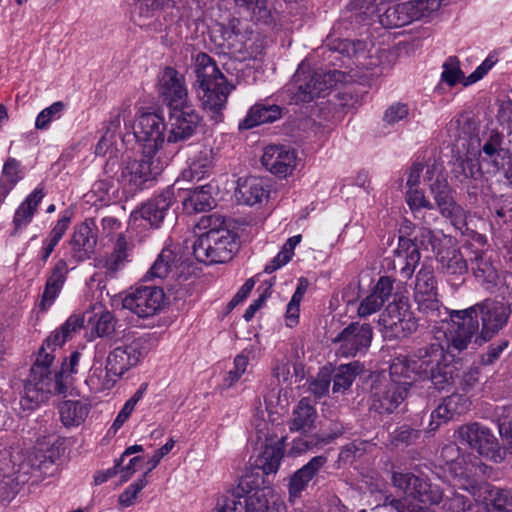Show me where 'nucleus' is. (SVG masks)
Instances as JSON below:
<instances>
[{
  "instance_id": "nucleus-1",
  "label": "nucleus",
  "mask_w": 512,
  "mask_h": 512,
  "mask_svg": "<svg viewBox=\"0 0 512 512\" xmlns=\"http://www.w3.org/2000/svg\"><path fill=\"white\" fill-rule=\"evenodd\" d=\"M392 484L401 489L405 496L399 499L386 496L383 505L395 512H435L430 508L443 499V490L429 478L413 473L393 472Z\"/></svg>"
},
{
  "instance_id": "nucleus-2",
  "label": "nucleus",
  "mask_w": 512,
  "mask_h": 512,
  "mask_svg": "<svg viewBox=\"0 0 512 512\" xmlns=\"http://www.w3.org/2000/svg\"><path fill=\"white\" fill-rule=\"evenodd\" d=\"M195 73L199 88L198 97L203 109L209 113L211 120L215 123L221 122L223 110L233 86L228 83L213 58L206 53L197 54Z\"/></svg>"
},
{
  "instance_id": "nucleus-3",
  "label": "nucleus",
  "mask_w": 512,
  "mask_h": 512,
  "mask_svg": "<svg viewBox=\"0 0 512 512\" xmlns=\"http://www.w3.org/2000/svg\"><path fill=\"white\" fill-rule=\"evenodd\" d=\"M405 368L402 362L394 361L388 375L377 373L370 376V400L373 411L379 414H391L405 400L411 382L395 378H409L404 374Z\"/></svg>"
},
{
  "instance_id": "nucleus-4",
  "label": "nucleus",
  "mask_w": 512,
  "mask_h": 512,
  "mask_svg": "<svg viewBox=\"0 0 512 512\" xmlns=\"http://www.w3.org/2000/svg\"><path fill=\"white\" fill-rule=\"evenodd\" d=\"M462 314H467L473 321L479 323L481 320V329L475 338V343L482 345L496 335L508 322L511 315L510 305L495 299H485L467 309L461 310Z\"/></svg>"
},
{
  "instance_id": "nucleus-5",
  "label": "nucleus",
  "mask_w": 512,
  "mask_h": 512,
  "mask_svg": "<svg viewBox=\"0 0 512 512\" xmlns=\"http://www.w3.org/2000/svg\"><path fill=\"white\" fill-rule=\"evenodd\" d=\"M192 248L199 262L225 263L230 261L239 249L238 236L232 230L199 235Z\"/></svg>"
},
{
  "instance_id": "nucleus-6",
  "label": "nucleus",
  "mask_w": 512,
  "mask_h": 512,
  "mask_svg": "<svg viewBox=\"0 0 512 512\" xmlns=\"http://www.w3.org/2000/svg\"><path fill=\"white\" fill-rule=\"evenodd\" d=\"M414 301L428 322H447L449 310L438 300L437 282L431 267H423L416 275Z\"/></svg>"
},
{
  "instance_id": "nucleus-7",
  "label": "nucleus",
  "mask_w": 512,
  "mask_h": 512,
  "mask_svg": "<svg viewBox=\"0 0 512 512\" xmlns=\"http://www.w3.org/2000/svg\"><path fill=\"white\" fill-rule=\"evenodd\" d=\"M66 363L57 371H44L39 366H32L24 385V399L35 406L46 401L50 395L65 394L67 383L64 380Z\"/></svg>"
},
{
  "instance_id": "nucleus-8",
  "label": "nucleus",
  "mask_w": 512,
  "mask_h": 512,
  "mask_svg": "<svg viewBox=\"0 0 512 512\" xmlns=\"http://www.w3.org/2000/svg\"><path fill=\"white\" fill-rule=\"evenodd\" d=\"M385 339H404L418 329V320L402 300L389 303L378 319Z\"/></svg>"
},
{
  "instance_id": "nucleus-9",
  "label": "nucleus",
  "mask_w": 512,
  "mask_h": 512,
  "mask_svg": "<svg viewBox=\"0 0 512 512\" xmlns=\"http://www.w3.org/2000/svg\"><path fill=\"white\" fill-rule=\"evenodd\" d=\"M440 7L439 0H411L389 6L379 14V23L385 28H397L428 17Z\"/></svg>"
},
{
  "instance_id": "nucleus-10",
  "label": "nucleus",
  "mask_w": 512,
  "mask_h": 512,
  "mask_svg": "<svg viewBox=\"0 0 512 512\" xmlns=\"http://www.w3.org/2000/svg\"><path fill=\"white\" fill-rule=\"evenodd\" d=\"M458 438L461 444H467L471 449L494 463H500L505 459L506 449L501 446L488 427L478 422L460 426Z\"/></svg>"
},
{
  "instance_id": "nucleus-11",
  "label": "nucleus",
  "mask_w": 512,
  "mask_h": 512,
  "mask_svg": "<svg viewBox=\"0 0 512 512\" xmlns=\"http://www.w3.org/2000/svg\"><path fill=\"white\" fill-rule=\"evenodd\" d=\"M294 77L296 83H299L293 97L294 100L308 103L314 98L324 95L326 91L335 86L340 81L341 72L337 70L297 71Z\"/></svg>"
},
{
  "instance_id": "nucleus-12",
  "label": "nucleus",
  "mask_w": 512,
  "mask_h": 512,
  "mask_svg": "<svg viewBox=\"0 0 512 512\" xmlns=\"http://www.w3.org/2000/svg\"><path fill=\"white\" fill-rule=\"evenodd\" d=\"M154 156L142 152L139 159H125L121 170L123 185L136 192L141 190L146 182L155 180L161 174L163 166Z\"/></svg>"
},
{
  "instance_id": "nucleus-13",
  "label": "nucleus",
  "mask_w": 512,
  "mask_h": 512,
  "mask_svg": "<svg viewBox=\"0 0 512 512\" xmlns=\"http://www.w3.org/2000/svg\"><path fill=\"white\" fill-rule=\"evenodd\" d=\"M461 310L449 311L448 318L451 322H447L444 330L445 352L453 355L455 352H462L467 349L471 339L479 333V323L473 321L467 314L460 313Z\"/></svg>"
},
{
  "instance_id": "nucleus-14",
  "label": "nucleus",
  "mask_w": 512,
  "mask_h": 512,
  "mask_svg": "<svg viewBox=\"0 0 512 512\" xmlns=\"http://www.w3.org/2000/svg\"><path fill=\"white\" fill-rule=\"evenodd\" d=\"M134 135L145 155H156L167 140L166 121L156 113H143L135 124Z\"/></svg>"
},
{
  "instance_id": "nucleus-15",
  "label": "nucleus",
  "mask_w": 512,
  "mask_h": 512,
  "mask_svg": "<svg viewBox=\"0 0 512 512\" xmlns=\"http://www.w3.org/2000/svg\"><path fill=\"white\" fill-rule=\"evenodd\" d=\"M201 122L200 115L191 106L169 109L167 125V142L178 143L190 139Z\"/></svg>"
},
{
  "instance_id": "nucleus-16",
  "label": "nucleus",
  "mask_w": 512,
  "mask_h": 512,
  "mask_svg": "<svg viewBox=\"0 0 512 512\" xmlns=\"http://www.w3.org/2000/svg\"><path fill=\"white\" fill-rule=\"evenodd\" d=\"M164 292L159 287L142 286L129 292L122 300V307L140 318L156 314L164 302Z\"/></svg>"
},
{
  "instance_id": "nucleus-17",
  "label": "nucleus",
  "mask_w": 512,
  "mask_h": 512,
  "mask_svg": "<svg viewBox=\"0 0 512 512\" xmlns=\"http://www.w3.org/2000/svg\"><path fill=\"white\" fill-rule=\"evenodd\" d=\"M173 204V193L166 190L143 203L131 213V217L134 221L144 220L152 228H159L166 219L172 220L174 218L175 213L171 209Z\"/></svg>"
},
{
  "instance_id": "nucleus-18",
  "label": "nucleus",
  "mask_w": 512,
  "mask_h": 512,
  "mask_svg": "<svg viewBox=\"0 0 512 512\" xmlns=\"http://www.w3.org/2000/svg\"><path fill=\"white\" fill-rule=\"evenodd\" d=\"M97 241L98 228L96 222L92 218H87L74 227L69 240L71 258L76 263L90 259L95 253Z\"/></svg>"
},
{
  "instance_id": "nucleus-19",
  "label": "nucleus",
  "mask_w": 512,
  "mask_h": 512,
  "mask_svg": "<svg viewBox=\"0 0 512 512\" xmlns=\"http://www.w3.org/2000/svg\"><path fill=\"white\" fill-rule=\"evenodd\" d=\"M372 338L373 330L370 324L352 322L337 335L333 342L340 343L343 355L355 356L370 347Z\"/></svg>"
},
{
  "instance_id": "nucleus-20",
  "label": "nucleus",
  "mask_w": 512,
  "mask_h": 512,
  "mask_svg": "<svg viewBox=\"0 0 512 512\" xmlns=\"http://www.w3.org/2000/svg\"><path fill=\"white\" fill-rule=\"evenodd\" d=\"M447 357L444 346L435 342L417 349L410 359L397 358L395 361H400L406 366L404 374L408 375V371L411 369L422 378L434 367H438L440 362Z\"/></svg>"
},
{
  "instance_id": "nucleus-21",
  "label": "nucleus",
  "mask_w": 512,
  "mask_h": 512,
  "mask_svg": "<svg viewBox=\"0 0 512 512\" xmlns=\"http://www.w3.org/2000/svg\"><path fill=\"white\" fill-rule=\"evenodd\" d=\"M159 94L169 109L188 105L184 77L172 67H166L162 73Z\"/></svg>"
},
{
  "instance_id": "nucleus-22",
  "label": "nucleus",
  "mask_w": 512,
  "mask_h": 512,
  "mask_svg": "<svg viewBox=\"0 0 512 512\" xmlns=\"http://www.w3.org/2000/svg\"><path fill=\"white\" fill-rule=\"evenodd\" d=\"M296 155L285 146L269 145L261 157L262 165L279 177H286L295 167Z\"/></svg>"
},
{
  "instance_id": "nucleus-23",
  "label": "nucleus",
  "mask_w": 512,
  "mask_h": 512,
  "mask_svg": "<svg viewBox=\"0 0 512 512\" xmlns=\"http://www.w3.org/2000/svg\"><path fill=\"white\" fill-rule=\"evenodd\" d=\"M326 462L327 457L323 455L315 456L291 476L288 485L290 499L300 496L301 492L306 489L308 483L317 475Z\"/></svg>"
},
{
  "instance_id": "nucleus-24",
  "label": "nucleus",
  "mask_w": 512,
  "mask_h": 512,
  "mask_svg": "<svg viewBox=\"0 0 512 512\" xmlns=\"http://www.w3.org/2000/svg\"><path fill=\"white\" fill-rule=\"evenodd\" d=\"M318 418L315 407L308 398H302L294 407L291 417L288 420V427L291 432L309 433L316 426Z\"/></svg>"
},
{
  "instance_id": "nucleus-25",
  "label": "nucleus",
  "mask_w": 512,
  "mask_h": 512,
  "mask_svg": "<svg viewBox=\"0 0 512 512\" xmlns=\"http://www.w3.org/2000/svg\"><path fill=\"white\" fill-rule=\"evenodd\" d=\"M440 272L450 281L463 282L461 279L468 273V264L464 256L457 249H443L438 253Z\"/></svg>"
},
{
  "instance_id": "nucleus-26",
  "label": "nucleus",
  "mask_w": 512,
  "mask_h": 512,
  "mask_svg": "<svg viewBox=\"0 0 512 512\" xmlns=\"http://www.w3.org/2000/svg\"><path fill=\"white\" fill-rule=\"evenodd\" d=\"M343 433V426L334 424L329 429V432L322 431L314 435L306 436L305 438H298L293 441L290 453L301 454L314 449H319L331 443L334 439L341 436Z\"/></svg>"
},
{
  "instance_id": "nucleus-27",
  "label": "nucleus",
  "mask_w": 512,
  "mask_h": 512,
  "mask_svg": "<svg viewBox=\"0 0 512 512\" xmlns=\"http://www.w3.org/2000/svg\"><path fill=\"white\" fill-rule=\"evenodd\" d=\"M67 273V262L64 259H60L47 278L40 303L42 310H45L47 305H51L54 302L66 281Z\"/></svg>"
},
{
  "instance_id": "nucleus-28",
  "label": "nucleus",
  "mask_w": 512,
  "mask_h": 512,
  "mask_svg": "<svg viewBox=\"0 0 512 512\" xmlns=\"http://www.w3.org/2000/svg\"><path fill=\"white\" fill-rule=\"evenodd\" d=\"M281 117V108L278 105L257 103L252 106L246 117L239 123V130H248L255 126L271 123Z\"/></svg>"
},
{
  "instance_id": "nucleus-29",
  "label": "nucleus",
  "mask_w": 512,
  "mask_h": 512,
  "mask_svg": "<svg viewBox=\"0 0 512 512\" xmlns=\"http://www.w3.org/2000/svg\"><path fill=\"white\" fill-rule=\"evenodd\" d=\"M430 192L434 197L440 213L444 217H452L460 210L459 205L454 200L452 190L445 179L437 178L430 185Z\"/></svg>"
},
{
  "instance_id": "nucleus-30",
  "label": "nucleus",
  "mask_w": 512,
  "mask_h": 512,
  "mask_svg": "<svg viewBox=\"0 0 512 512\" xmlns=\"http://www.w3.org/2000/svg\"><path fill=\"white\" fill-rule=\"evenodd\" d=\"M471 402L462 394L453 393L443 399L442 403L432 412L431 418L442 419L447 421L452 419L455 415L466 413L470 409ZM431 421L430 425H432Z\"/></svg>"
},
{
  "instance_id": "nucleus-31",
  "label": "nucleus",
  "mask_w": 512,
  "mask_h": 512,
  "mask_svg": "<svg viewBox=\"0 0 512 512\" xmlns=\"http://www.w3.org/2000/svg\"><path fill=\"white\" fill-rule=\"evenodd\" d=\"M213 187L205 184L199 187L189 189L188 196L183 201V206L188 213L204 212L212 209L215 199L212 196Z\"/></svg>"
},
{
  "instance_id": "nucleus-32",
  "label": "nucleus",
  "mask_w": 512,
  "mask_h": 512,
  "mask_svg": "<svg viewBox=\"0 0 512 512\" xmlns=\"http://www.w3.org/2000/svg\"><path fill=\"white\" fill-rule=\"evenodd\" d=\"M458 371L456 364L447 357L422 378L429 379L434 388L441 391L453 385L455 378L458 377Z\"/></svg>"
},
{
  "instance_id": "nucleus-33",
  "label": "nucleus",
  "mask_w": 512,
  "mask_h": 512,
  "mask_svg": "<svg viewBox=\"0 0 512 512\" xmlns=\"http://www.w3.org/2000/svg\"><path fill=\"white\" fill-rule=\"evenodd\" d=\"M89 405L79 400H66L58 405L61 422L65 427L78 426L84 422Z\"/></svg>"
},
{
  "instance_id": "nucleus-34",
  "label": "nucleus",
  "mask_w": 512,
  "mask_h": 512,
  "mask_svg": "<svg viewBox=\"0 0 512 512\" xmlns=\"http://www.w3.org/2000/svg\"><path fill=\"white\" fill-rule=\"evenodd\" d=\"M395 253L399 258L405 260V265L401 268V274L406 278H410L420 260L417 244L409 238L400 236Z\"/></svg>"
},
{
  "instance_id": "nucleus-35",
  "label": "nucleus",
  "mask_w": 512,
  "mask_h": 512,
  "mask_svg": "<svg viewBox=\"0 0 512 512\" xmlns=\"http://www.w3.org/2000/svg\"><path fill=\"white\" fill-rule=\"evenodd\" d=\"M22 179L21 165L15 158L9 157L2 169V176L0 178V204H2L15 187V185Z\"/></svg>"
},
{
  "instance_id": "nucleus-36",
  "label": "nucleus",
  "mask_w": 512,
  "mask_h": 512,
  "mask_svg": "<svg viewBox=\"0 0 512 512\" xmlns=\"http://www.w3.org/2000/svg\"><path fill=\"white\" fill-rule=\"evenodd\" d=\"M362 369L363 367L358 361L337 367L333 375V392L344 393L350 388L356 376L362 372Z\"/></svg>"
},
{
  "instance_id": "nucleus-37",
  "label": "nucleus",
  "mask_w": 512,
  "mask_h": 512,
  "mask_svg": "<svg viewBox=\"0 0 512 512\" xmlns=\"http://www.w3.org/2000/svg\"><path fill=\"white\" fill-rule=\"evenodd\" d=\"M236 195L238 199H241L247 205H255L267 196V190L265 189L262 180L256 177H250L239 183Z\"/></svg>"
},
{
  "instance_id": "nucleus-38",
  "label": "nucleus",
  "mask_w": 512,
  "mask_h": 512,
  "mask_svg": "<svg viewBox=\"0 0 512 512\" xmlns=\"http://www.w3.org/2000/svg\"><path fill=\"white\" fill-rule=\"evenodd\" d=\"M452 173L461 183L468 179L477 181L484 176L479 160L470 157L458 158L453 164Z\"/></svg>"
},
{
  "instance_id": "nucleus-39",
  "label": "nucleus",
  "mask_w": 512,
  "mask_h": 512,
  "mask_svg": "<svg viewBox=\"0 0 512 512\" xmlns=\"http://www.w3.org/2000/svg\"><path fill=\"white\" fill-rule=\"evenodd\" d=\"M284 506L276 501L270 502L263 490H257L245 497V512H283Z\"/></svg>"
},
{
  "instance_id": "nucleus-40",
  "label": "nucleus",
  "mask_w": 512,
  "mask_h": 512,
  "mask_svg": "<svg viewBox=\"0 0 512 512\" xmlns=\"http://www.w3.org/2000/svg\"><path fill=\"white\" fill-rule=\"evenodd\" d=\"M233 2L235 6L245 9L253 21L265 24L272 21L268 0H233Z\"/></svg>"
},
{
  "instance_id": "nucleus-41",
  "label": "nucleus",
  "mask_w": 512,
  "mask_h": 512,
  "mask_svg": "<svg viewBox=\"0 0 512 512\" xmlns=\"http://www.w3.org/2000/svg\"><path fill=\"white\" fill-rule=\"evenodd\" d=\"M282 457L283 450L280 446L266 445L256 463L265 474L275 473L279 468Z\"/></svg>"
},
{
  "instance_id": "nucleus-42",
  "label": "nucleus",
  "mask_w": 512,
  "mask_h": 512,
  "mask_svg": "<svg viewBox=\"0 0 512 512\" xmlns=\"http://www.w3.org/2000/svg\"><path fill=\"white\" fill-rule=\"evenodd\" d=\"M212 166V150L204 149L200 151L196 159L193 160L188 170L183 171V177L186 179L201 180L210 171Z\"/></svg>"
},
{
  "instance_id": "nucleus-43",
  "label": "nucleus",
  "mask_w": 512,
  "mask_h": 512,
  "mask_svg": "<svg viewBox=\"0 0 512 512\" xmlns=\"http://www.w3.org/2000/svg\"><path fill=\"white\" fill-rule=\"evenodd\" d=\"M498 430L508 444V452L512 455V406H497L494 411Z\"/></svg>"
},
{
  "instance_id": "nucleus-44",
  "label": "nucleus",
  "mask_w": 512,
  "mask_h": 512,
  "mask_svg": "<svg viewBox=\"0 0 512 512\" xmlns=\"http://www.w3.org/2000/svg\"><path fill=\"white\" fill-rule=\"evenodd\" d=\"M119 348L125 352L126 362L130 364L131 368L136 366L150 350L149 341L144 337L136 338Z\"/></svg>"
},
{
  "instance_id": "nucleus-45",
  "label": "nucleus",
  "mask_w": 512,
  "mask_h": 512,
  "mask_svg": "<svg viewBox=\"0 0 512 512\" xmlns=\"http://www.w3.org/2000/svg\"><path fill=\"white\" fill-rule=\"evenodd\" d=\"M118 139L119 138L110 134V132L108 134L104 132L95 148L96 155L104 156L107 153H110L111 155L104 167L107 174L111 173L113 171V167L117 164L116 152L118 149L116 146Z\"/></svg>"
},
{
  "instance_id": "nucleus-46",
  "label": "nucleus",
  "mask_w": 512,
  "mask_h": 512,
  "mask_svg": "<svg viewBox=\"0 0 512 512\" xmlns=\"http://www.w3.org/2000/svg\"><path fill=\"white\" fill-rule=\"evenodd\" d=\"M175 261V254L170 249H163L161 253L158 255L154 264L147 272L145 278L153 279V278H165L171 270V266Z\"/></svg>"
},
{
  "instance_id": "nucleus-47",
  "label": "nucleus",
  "mask_w": 512,
  "mask_h": 512,
  "mask_svg": "<svg viewBox=\"0 0 512 512\" xmlns=\"http://www.w3.org/2000/svg\"><path fill=\"white\" fill-rule=\"evenodd\" d=\"M349 8L351 11H358L363 20H373L375 17L379 20V14L385 8V2L383 0H352Z\"/></svg>"
},
{
  "instance_id": "nucleus-48",
  "label": "nucleus",
  "mask_w": 512,
  "mask_h": 512,
  "mask_svg": "<svg viewBox=\"0 0 512 512\" xmlns=\"http://www.w3.org/2000/svg\"><path fill=\"white\" fill-rule=\"evenodd\" d=\"M244 492L245 489L240 485L236 489L228 491L218 499L213 512H240V507H242L240 498L243 497Z\"/></svg>"
},
{
  "instance_id": "nucleus-49",
  "label": "nucleus",
  "mask_w": 512,
  "mask_h": 512,
  "mask_svg": "<svg viewBox=\"0 0 512 512\" xmlns=\"http://www.w3.org/2000/svg\"><path fill=\"white\" fill-rule=\"evenodd\" d=\"M124 353L122 349L116 347L108 354L105 366L108 375L121 377L131 368L130 364L126 362Z\"/></svg>"
},
{
  "instance_id": "nucleus-50",
  "label": "nucleus",
  "mask_w": 512,
  "mask_h": 512,
  "mask_svg": "<svg viewBox=\"0 0 512 512\" xmlns=\"http://www.w3.org/2000/svg\"><path fill=\"white\" fill-rule=\"evenodd\" d=\"M128 243L124 236H119L114 251L105 260L104 267L107 271L116 272L127 258Z\"/></svg>"
},
{
  "instance_id": "nucleus-51",
  "label": "nucleus",
  "mask_w": 512,
  "mask_h": 512,
  "mask_svg": "<svg viewBox=\"0 0 512 512\" xmlns=\"http://www.w3.org/2000/svg\"><path fill=\"white\" fill-rule=\"evenodd\" d=\"M482 161L493 167L495 172H498L505 169L507 164H511L512 152L505 146L491 149L489 153L482 155Z\"/></svg>"
},
{
  "instance_id": "nucleus-52",
  "label": "nucleus",
  "mask_w": 512,
  "mask_h": 512,
  "mask_svg": "<svg viewBox=\"0 0 512 512\" xmlns=\"http://www.w3.org/2000/svg\"><path fill=\"white\" fill-rule=\"evenodd\" d=\"M197 227L200 230H205L200 235H208L212 232L231 231L227 224V219L216 213L202 216L197 223Z\"/></svg>"
},
{
  "instance_id": "nucleus-53",
  "label": "nucleus",
  "mask_w": 512,
  "mask_h": 512,
  "mask_svg": "<svg viewBox=\"0 0 512 512\" xmlns=\"http://www.w3.org/2000/svg\"><path fill=\"white\" fill-rule=\"evenodd\" d=\"M117 319L110 311L102 312L94 325L93 330L98 337L112 338L116 333Z\"/></svg>"
},
{
  "instance_id": "nucleus-54",
  "label": "nucleus",
  "mask_w": 512,
  "mask_h": 512,
  "mask_svg": "<svg viewBox=\"0 0 512 512\" xmlns=\"http://www.w3.org/2000/svg\"><path fill=\"white\" fill-rule=\"evenodd\" d=\"M421 437V430L415 429L407 424L396 428L391 434L392 443L396 445H413Z\"/></svg>"
},
{
  "instance_id": "nucleus-55",
  "label": "nucleus",
  "mask_w": 512,
  "mask_h": 512,
  "mask_svg": "<svg viewBox=\"0 0 512 512\" xmlns=\"http://www.w3.org/2000/svg\"><path fill=\"white\" fill-rule=\"evenodd\" d=\"M442 80L450 86L456 85L461 79H466L459 66L456 56H450L443 64Z\"/></svg>"
},
{
  "instance_id": "nucleus-56",
  "label": "nucleus",
  "mask_w": 512,
  "mask_h": 512,
  "mask_svg": "<svg viewBox=\"0 0 512 512\" xmlns=\"http://www.w3.org/2000/svg\"><path fill=\"white\" fill-rule=\"evenodd\" d=\"M181 0H141L139 14L144 18H151L158 11L166 7H175Z\"/></svg>"
},
{
  "instance_id": "nucleus-57",
  "label": "nucleus",
  "mask_w": 512,
  "mask_h": 512,
  "mask_svg": "<svg viewBox=\"0 0 512 512\" xmlns=\"http://www.w3.org/2000/svg\"><path fill=\"white\" fill-rule=\"evenodd\" d=\"M64 109V104L61 101L54 102L51 106L43 109L35 121V128L38 130H45L54 118H59L60 113Z\"/></svg>"
},
{
  "instance_id": "nucleus-58",
  "label": "nucleus",
  "mask_w": 512,
  "mask_h": 512,
  "mask_svg": "<svg viewBox=\"0 0 512 512\" xmlns=\"http://www.w3.org/2000/svg\"><path fill=\"white\" fill-rule=\"evenodd\" d=\"M471 500L459 492H453L445 499L443 508L446 512H468L472 509Z\"/></svg>"
},
{
  "instance_id": "nucleus-59",
  "label": "nucleus",
  "mask_w": 512,
  "mask_h": 512,
  "mask_svg": "<svg viewBox=\"0 0 512 512\" xmlns=\"http://www.w3.org/2000/svg\"><path fill=\"white\" fill-rule=\"evenodd\" d=\"M498 488L494 487L488 482H480L471 486V493L474 499L478 502L483 503L486 509L490 507L492 499L496 495Z\"/></svg>"
},
{
  "instance_id": "nucleus-60",
  "label": "nucleus",
  "mask_w": 512,
  "mask_h": 512,
  "mask_svg": "<svg viewBox=\"0 0 512 512\" xmlns=\"http://www.w3.org/2000/svg\"><path fill=\"white\" fill-rule=\"evenodd\" d=\"M481 156L489 153L492 149H498L504 146V135L496 129L483 132L480 139Z\"/></svg>"
},
{
  "instance_id": "nucleus-61",
  "label": "nucleus",
  "mask_w": 512,
  "mask_h": 512,
  "mask_svg": "<svg viewBox=\"0 0 512 512\" xmlns=\"http://www.w3.org/2000/svg\"><path fill=\"white\" fill-rule=\"evenodd\" d=\"M406 202L412 211H420L421 208L433 210V204L425 197L424 192L418 187L409 188L406 192Z\"/></svg>"
},
{
  "instance_id": "nucleus-62",
  "label": "nucleus",
  "mask_w": 512,
  "mask_h": 512,
  "mask_svg": "<svg viewBox=\"0 0 512 512\" xmlns=\"http://www.w3.org/2000/svg\"><path fill=\"white\" fill-rule=\"evenodd\" d=\"M497 495L492 499V503L487 512H512V496L509 491L497 489Z\"/></svg>"
},
{
  "instance_id": "nucleus-63",
  "label": "nucleus",
  "mask_w": 512,
  "mask_h": 512,
  "mask_svg": "<svg viewBox=\"0 0 512 512\" xmlns=\"http://www.w3.org/2000/svg\"><path fill=\"white\" fill-rule=\"evenodd\" d=\"M383 305L384 302L371 292L360 302L357 312L360 317H367L379 311Z\"/></svg>"
},
{
  "instance_id": "nucleus-64",
  "label": "nucleus",
  "mask_w": 512,
  "mask_h": 512,
  "mask_svg": "<svg viewBox=\"0 0 512 512\" xmlns=\"http://www.w3.org/2000/svg\"><path fill=\"white\" fill-rule=\"evenodd\" d=\"M409 114V108L404 103H395L388 107L385 111L383 120L389 124H395L403 119H405Z\"/></svg>"
}]
</instances>
